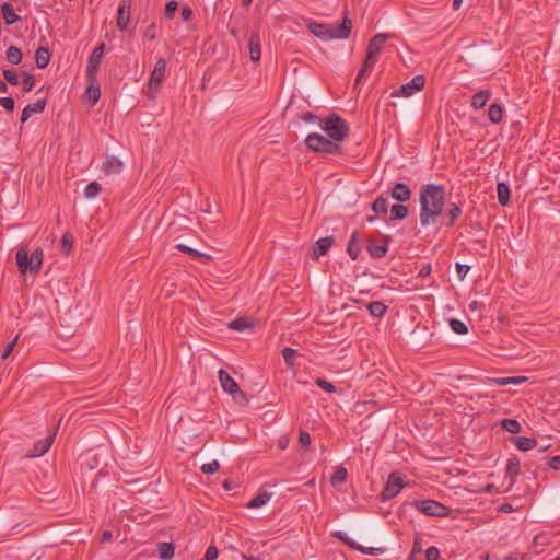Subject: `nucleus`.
Masks as SVG:
<instances>
[{
  "label": "nucleus",
  "mask_w": 560,
  "mask_h": 560,
  "mask_svg": "<svg viewBox=\"0 0 560 560\" xmlns=\"http://www.w3.org/2000/svg\"><path fill=\"white\" fill-rule=\"evenodd\" d=\"M334 537H336L337 539L342 541L348 547H350V548H352L354 550H358V551H360L361 553H364V555H381V553L384 552V548L364 547V546L355 542L354 540L349 538L348 535L346 533H343V532H336V533H334Z\"/></svg>",
  "instance_id": "nucleus-10"
},
{
  "label": "nucleus",
  "mask_w": 560,
  "mask_h": 560,
  "mask_svg": "<svg viewBox=\"0 0 560 560\" xmlns=\"http://www.w3.org/2000/svg\"><path fill=\"white\" fill-rule=\"evenodd\" d=\"M372 210L378 214H387L388 199L384 196H378L372 203Z\"/></svg>",
  "instance_id": "nucleus-36"
},
{
  "label": "nucleus",
  "mask_w": 560,
  "mask_h": 560,
  "mask_svg": "<svg viewBox=\"0 0 560 560\" xmlns=\"http://www.w3.org/2000/svg\"><path fill=\"white\" fill-rule=\"evenodd\" d=\"M105 45L104 43H101L98 46H96L93 51L91 52L89 60H88V67H86V75L91 80H95L98 67L101 65L103 52H104Z\"/></svg>",
  "instance_id": "nucleus-12"
},
{
  "label": "nucleus",
  "mask_w": 560,
  "mask_h": 560,
  "mask_svg": "<svg viewBox=\"0 0 560 560\" xmlns=\"http://www.w3.org/2000/svg\"><path fill=\"white\" fill-rule=\"evenodd\" d=\"M334 244L332 236H326L319 238L313 247V256L317 259L325 255Z\"/></svg>",
  "instance_id": "nucleus-20"
},
{
  "label": "nucleus",
  "mask_w": 560,
  "mask_h": 560,
  "mask_svg": "<svg viewBox=\"0 0 560 560\" xmlns=\"http://www.w3.org/2000/svg\"><path fill=\"white\" fill-rule=\"evenodd\" d=\"M175 247L179 252L189 255L194 259H198V260H211L212 259L211 255L201 253V252H199L192 247H189L185 244H182V243L177 244Z\"/></svg>",
  "instance_id": "nucleus-23"
},
{
  "label": "nucleus",
  "mask_w": 560,
  "mask_h": 560,
  "mask_svg": "<svg viewBox=\"0 0 560 560\" xmlns=\"http://www.w3.org/2000/svg\"><path fill=\"white\" fill-rule=\"evenodd\" d=\"M548 465L555 470H560V455L551 457L548 462Z\"/></svg>",
  "instance_id": "nucleus-64"
},
{
  "label": "nucleus",
  "mask_w": 560,
  "mask_h": 560,
  "mask_svg": "<svg viewBox=\"0 0 560 560\" xmlns=\"http://www.w3.org/2000/svg\"><path fill=\"white\" fill-rule=\"evenodd\" d=\"M409 210L408 207L399 203L394 205L390 208V219L392 220H404L408 217Z\"/></svg>",
  "instance_id": "nucleus-37"
},
{
  "label": "nucleus",
  "mask_w": 560,
  "mask_h": 560,
  "mask_svg": "<svg viewBox=\"0 0 560 560\" xmlns=\"http://www.w3.org/2000/svg\"><path fill=\"white\" fill-rule=\"evenodd\" d=\"M456 270H457L458 278L460 280H464V278L466 277L467 272L470 270V266L466 265V264L457 262L456 264Z\"/></svg>",
  "instance_id": "nucleus-58"
},
{
  "label": "nucleus",
  "mask_w": 560,
  "mask_h": 560,
  "mask_svg": "<svg viewBox=\"0 0 560 560\" xmlns=\"http://www.w3.org/2000/svg\"><path fill=\"white\" fill-rule=\"evenodd\" d=\"M45 107H46L45 98L38 100L33 104L26 105L24 107V109L22 110L21 121L23 124L26 122L32 115L42 113L45 109Z\"/></svg>",
  "instance_id": "nucleus-16"
},
{
  "label": "nucleus",
  "mask_w": 560,
  "mask_h": 560,
  "mask_svg": "<svg viewBox=\"0 0 560 560\" xmlns=\"http://www.w3.org/2000/svg\"><path fill=\"white\" fill-rule=\"evenodd\" d=\"M514 445L520 451H529L536 447L537 441L534 438L515 436L513 438Z\"/></svg>",
  "instance_id": "nucleus-28"
},
{
  "label": "nucleus",
  "mask_w": 560,
  "mask_h": 560,
  "mask_svg": "<svg viewBox=\"0 0 560 560\" xmlns=\"http://www.w3.org/2000/svg\"><path fill=\"white\" fill-rule=\"evenodd\" d=\"M219 381L221 387L228 394L235 392L240 387L234 378L223 369L219 371Z\"/></svg>",
  "instance_id": "nucleus-19"
},
{
  "label": "nucleus",
  "mask_w": 560,
  "mask_h": 560,
  "mask_svg": "<svg viewBox=\"0 0 560 560\" xmlns=\"http://www.w3.org/2000/svg\"><path fill=\"white\" fill-rule=\"evenodd\" d=\"M1 14L8 25H12L21 20L9 2H4L1 5Z\"/></svg>",
  "instance_id": "nucleus-26"
},
{
  "label": "nucleus",
  "mask_w": 560,
  "mask_h": 560,
  "mask_svg": "<svg viewBox=\"0 0 560 560\" xmlns=\"http://www.w3.org/2000/svg\"><path fill=\"white\" fill-rule=\"evenodd\" d=\"M548 545V540L545 535L538 534L534 537L532 546L536 553H540L545 550V547Z\"/></svg>",
  "instance_id": "nucleus-43"
},
{
  "label": "nucleus",
  "mask_w": 560,
  "mask_h": 560,
  "mask_svg": "<svg viewBox=\"0 0 560 560\" xmlns=\"http://www.w3.org/2000/svg\"><path fill=\"white\" fill-rule=\"evenodd\" d=\"M527 378L525 376H509V377H497L492 378L491 382H493L497 385L500 386H506V385H517L523 382H525Z\"/></svg>",
  "instance_id": "nucleus-35"
},
{
  "label": "nucleus",
  "mask_w": 560,
  "mask_h": 560,
  "mask_svg": "<svg viewBox=\"0 0 560 560\" xmlns=\"http://www.w3.org/2000/svg\"><path fill=\"white\" fill-rule=\"evenodd\" d=\"M60 243H61V250H62V253L68 255L71 252V249H72V244H73L72 235L69 232H66L61 236Z\"/></svg>",
  "instance_id": "nucleus-45"
},
{
  "label": "nucleus",
  "mask_w": 560,
  "mask_h": 560,
  "mask_svg": "<svg viewBox=\"0 0 560 560\" xmlns=\"http://www.w3.org/2000/svg\"><path fill=\"white\" fill-rule=\"evenodd\" d=\"M334 537H336L337 539L342 541L348 547H350V548H352L354 550H358V551H360L361 553H364V555H381V553L384 552V548L364 547V546L355 542L354 540L349 538L348 535L346 533H343V532H336V533H334Z\"/></svg>",
  "instance_id": "nucleus-11"
},
{
  "label": "nucleus",
  "mask_w": 560,
  "mask_h": 560,
  "mask_svg": "<svg viewBox=\"0 0 560 560\" xmlns=\"http://www.w3.org/2000/svg\"><path fill=\"white\" fill-rule=\"evenodd\" d=\"M347 476H348L347 469L342 466H339L336 468L335 472L330 477V483L332 486L340 485L346 481Z\"/></svg>",
  "instance_id": "nucleus-41"
},
{
  "label": "nucleus",
  "mask_w": 560,
  "mask_h": 560,
  "mask_svg": "<svg viewBox=\"0 0 560 560\" xmlns=\"http://www.w3.org/2000/svg\"><path fill=\"white\" fill-rule=\"evenodd\" d=\"M308 31L316 37L328 39H346L350 36L352 28V21L345 16L342 23L336 27L327 24L312 22L307 25Z\"/></svg>",
  "instance_id": "nucleus-2"
},
{
  "label": "nucleus",
  "mask_w": 560,
  "mask_h": 560,
  "mask_svg": "<svg viewBox=\"0 0 560 560\" xmlns=\"http://www.w3.org/2000/svg\"><path fill=\"white\" fill-rule=\"evenodd\" d=\"M390 37H393L392 34L378 33L370 39L365 57L366 66H375L384 43Z\"/></svg>",
  "instance_id": "nucleus-7"
},
{
  "label": "nucleus",
  "mask_w": 560,
  "mask_h": 560,
  "mask_svg": "<svg viewBox=\"0 0 560 560\" xmlns=\"http://www.w3.org/2000/svg\"><path fill=\"white\" fill-rule=\"evenodd\" d=\"M498 200L501 206H506L510 202V187L501 182L497 185Z\"/></svg>",
  "instance_id": "nucleus-31"
},
{
  "label": "nucleus",
  "mask_w": 560,
  "mask_h": 560,
  "mask_svg": "<svg viewBox=\"0 0 560 560\" xmlns=\"http://www.w3.org/2000/svg\"><path fill=\"white\" fill-rule=\"evenodd\" d=\"M178 8V3L174 0L168 1L165 5V16L167 19H172L174 16L175 11Z\"/></svg>",
  "instance_id": "nucleus-55"
},
{
  "label": "nucleus",
  "mask_w": 560,
  "mask_h": 560,
  "mask_svg": "<svg viewBox=\"0 0 560 560\" xmlns=\"http://www.w3.org/2000/svg\"><path fill=\"white\" fill-rule=\"evenodd\" d=\"M165 72H166V60L163 58H160L156 61L153 71L151 72L150 80L148 83V86L151 91L152 90L156 91L160 88L161 83L164 80Z\"/></svg>",
  "instance_id": "nucleus-13"
},
{
  "label": "nucleus",
  "mask_w": 560,
  "mask_h": 560,
  "mask_svg": "<svg viewBox=\"0 0 560 560\" xmlns=\"http://www.w3.org/2000/svg\"><path fill=\"white\" fill-rule=\"evenodd\" d=\"M320 129L334 141L346 140L350 132L348 122L338 114H331L319 121Z\"/></svg>",
  "instance_id": "nucleus-3"
},
{
  "label": "nucleus",
  "mask_w": 560,
  "mask_h": 560,
  "mask_svg": "<svg viewBox=\"0 0 560 560\" xmlns=\"http://www.w3.org/2000/svg\"><path fill=\"white\" fill-rule=\"evenodd\" d=\"M233 400L240 405H246L248 399L246 394L238 387L235 392L230 394Z\"/></svg>",
  "instance_id": "nucleus-52"
},
{
  "label": "nucleus",
  "mask_w": 560,
  "mask_h": 560,
  "mask_svg": "<svg viewBox=\"0 0 560 560\" xmlns=\"http://www.w3.org/2000/svg\"><path fill=\"white\" fill-rule=\"evenodd\" d=\"M0 105L8 112H13L15 107V103L12 97H0Z\"/></svg>",
  "instance_id": "nucleus-56"
},
{
  "label": "nucleus",
  "mask_w": 560,
  "mask_h": 560,
  "mask_svg": "<svg viewBox=\"0 0 560 560\" xmlns=\"http://www.w3.org/2000/svg\"><path fill=\"white\" fill-rule=\"evenodd\" d=\"M52 442H54V435H49L44 440L37 441L34 444V447L31 451V454H28L27 456L28 457H38V456L44 455L45 453L48 452Z\"/></svg>",
  "instance_id": "nucleus-21"
},
{
  "label": "nucleus",
  "mask_w": 560,
  "mask_h": 560,
  "mask_svg": "<svg viewBox=\"0 0 560 560\" xmlns=\"http://www.w3.org/2000/svg\"><path fill=\"white\" fill-rule=\"evenodd\" d=\"M503 117V108L501 105L493 103L488 109V118L492 124L501 122Z\"/></svg>",
  "instance_id": "nucleus-33"
},
{
  "label": "nucleus",
  "mask_w": 560,
  "mask_h": 560,
  "mask_svg": "<svg viewBox=\"0 0 560 560\" xmlns=\"http://www.w3.org/2000/svg\"><path fill=\"white\" fill-rule=\"evenodd\" d=\"M368 252L373 258H383L386 253L388 252V245L386 244H369L368 245Z\"/></svg>",
  "instance_id": "nucleus-38"
},
{
  "label": "nucleus",
  "mask_w": 560,
  "mask_h": 560,
  "mask_svg": "<svg viewBox=\"0 0 560 560\" xmlns=\"http://www.w3.org/2000/svg\"><path fill=\"white\" fill-rule=\"evenodd\" d=\"M374 66H366V60L364 59V62L362 65V68L360 69L357 79H355V86L361 84V82L368 77V74L371 72Z\"/></svg>",
  "instance_id": "nucleus-51"
},
{
  "label": "nucleus",
  "mask_w": 560,
  "mask_h": 560,
  "mask_svg": "<svg viewBox=\"0 0 560 560\" xmlns=\"http://www.w3.org/2000/svg\"><path fill=\"white\" fill-rule=\"evenodd\" d=\"M392 197L398 202L402 203L410 199L411 190L408 185L404 183H396L392 188Z\"/></svg>",
  "instance_id": "nucleus-17"
},
{
  "label": "nucleus",
  "mask_w": 560,
  "mask_h": 560,
  "mask_svg": "<svg viewBox=\"0 0 560 560\" xmlns=\"http://www.w3.org/2000/svg\"><path fill=\"white\" fill-rule=\"evenodd\" d=\"M158 553L162 560L171 559L174 556V546L172 542H160Z\"/></svg>",
  "instance_id": "nucleus-39"
},
{
  "label": "nucleus",
  "mask_w": 560,
  "mask_h": 560,
  "mask_svg": "<svg viewBox=\"0 0 560 560\" xmlns=\"http://www.w3.org/2000/svg\"><path fill=\"white\" fill-rule=\"evenodd\" d=\"M144 37L149 40H154L156 38V25L154 23L150 24L144 31Z\"/></svg>",
  "instance_id": "nucleus-60"
},
{
  "label": "nucleus",
  "mask_w": 560,
  "mask_h": 560,
  "mask_svg": "<svg viewBox=\"0 0 560 560\" xmlns=\"http://www.w3.org/2000/svg\"><path fill=\"white\" fill-rule=\"evenodd\" d=\"M86 95L91 101V104L94 105L101 97V89L98 85H90L86 90Z\"/></svg>",
  "instance_id": "nucleus-48"
},
{
  "label": "nucleus",
  "mask_w": 560,
  "mask_h": 560,
  "mask_svg": "<svg viewBox=\"0 0 560 560\" xmlns=\"http://www.w3.org/2000/svg\"><path fill=\"white\" fill-rule=\"evenodd\" d=\"M305 145L308 150L314 152H322L327 154H340L341 147L331 140L328 136L325 137L317 132L308 133L305 138Z\"/></svg>",
  "instance_id": "nucleus-5"
},
{
  "label": "nucleus",
  "mask_w": 560,
  "mask_h": 560,
  "mask_svg": "<svg viewBox=\"0 0 560 560\" xmlns=\"http://www.w3.org/2000/svg\"><path fill=\"white\" fill-rule=\"evenodd\" d=\"M445 187L438 184L422 185L419 195L420 223L422 226L434 224L443 212Z\"/></svg>",
  "instance_id": "nucleus-1"
},
{
  "label": "nucleus",
  "mask_w": 560,
  "mask_h": 560,
  "mask_svg": "<svg viewBox=\"0 0 560 560\" xmlns=\"http://www.w3.org/2000/svg\"><path fill=\"white\" fill-rule=\"evenodd\" d=\"M406 486L407 482L404 481V478L399 472L394 471L389 474L386 485L381 492V499L383 501H387L395 498Z\"/></svg>",
  "instance_id": "nucleus-6"
},
{
  "label": "nucleus",
  "mask_w": 560,
  "mask_h": 560,
  "mask_svg": "<svg viewBox=\"0 0 560 560\" xmlns=\"http://www.w3.org/2000/svg\"><path fill=\"white\" fill-rule=\"evenodd\" d=\"M18 338L19 337L16 336L12 341H10L7 345V347L4 348V350L2 351V354H1L2 360H5L11 354V352L13 351V349L16 345Z\"/></svg>",
  "instance_id": "nucleus-59"
},
{
  "label": "nucleus",
  "mask_w": 560,
  "mask_h": 560,
  "mask_svg": "<svg viewBox=\"0 0 560 560\" xmlns=\"http://www.w3.org/2000/svg\"><path fill=\"white\" fill-rule=\"evenodd\" d=\"M5 59L11 65H19L22 62L23 54L16 46L11 45L5 51Z\"/></svg>",
  "instance_id": "nucleus-29"
},
{
  "label": "nucleus",
  "mask_w": 560,
  "mask_h": 560,
  "mask_svg": "<svg viewBox=\"0 0 560 560\" xmlns=\"http://www.w3.org/2000/svg\"><path fill=\"white\" fill-rule=\"evenodd\" d=\"M521 472L520 459L514 456L508 460L506 464V477L510 478V486L512 487L515 482L516 477Z\"/></svg>",
  "instance_id": "nucleus-22"
},
{
  "label": "nucleus",
  "mask_w": 560,
  "mask_h": 560,
  "mask_svg": "<svg viewBox=\"0 0 560 560\" xmlns=\"http://www.w3.org/2000/svg\"><path fill=\"white\" fill-rule=\"evenodd\" d=\"M462 214V207L457 203H451L450 209L445 213L448 221L445 223L446 226H453L455 221L460 217Z\"/></svg>",
  "instance_id": "nucleus-34"
},
{
  "label": "nucleus",
  "mask_w": 560,
  "mask_h": 560,
  "mask_svg": "<svg viewBox=\"0 0 560 560\" xmlns=\"http://www.w3.org/2000/svg\"><path fill=\"white\" fill-rule=\"evenodd\" d=\"M271 494L266 491L258 492L248 503L247 506L249 509H258L267 504L270 500Z\"/></svg>",
  "instance_id": "nucleus-30"
},
{
  "label": "nucleus",
  "mask_w": 560,
  "mask_h": 560,
  "mask_svg": "<svg viewBox=\"0 0 560 560\" xmlns=\"http://www.w3.org/2000/svg\"><path fill=\"white\" fill-rule=\"evenodd\" d=\"M218 549L214 546H209L206 550L205 559L206 560H217L218 558Z\"/></svg>",
  "instance_id": "nucleus-61"
},
{
  "label": "nucleus",
  "mask_w": 560,
  "mask_h": 560,
  "mask_svg": "<svg viewBox=\"0 0 560 560\" xmlns=\"http://www.w3.org/2000/svg\"><path fill=\"white\" fill-rule=\"evenodd\" d=\"M302 120H304L305 122H315V121H320V118L318 116H316L315 114L311 113V112H306L304 113L302 116H301Z\"/></svg>",
  "instance_id": "nucleus-63"
},
{
  "label": "nucleus",
  "mask_w": 560,
  "mask_h": 560,
  "mask_svg": "<svg viewBox=\"0 0 560 560\" xmlns=\"http://www.w3.org/2000/svg\"><path fill=\"white\" fill-rule=\"evenodd\" d=\"M131 3V0H121L118 5L117 27L119 31H125L130 22Z\"/></svg>",
  "instance_id": "nucleus-14"
},
{
  "label": "nucleus",
  "mask_w": 560,
  "mask_h": 560,
  "mask_svg": "<svg viewBox=\"0 0 560 560\" xmlns=\"http://www.w3.org/2000/svg\"><path fill=\"white\" fill-rule=\"evenodd\" d=\"M249 46V57L250 60L256 62L260 60L261 55V44H260V37L258 33H253L248 40Z\"/></svg>",
  "instance_id": "nucleus-18"
},
{
  "label": "nucleus",
  "mask_w": 560,
  "mask_h": 560,
  "mask_svg": "<svg viewBox=\"0 0 560 560\" xmlns=\"http://www.w3.org/2000/svg\"><path fill=\"white\" fill-rule=\"evenodd\" d=\"M491 97V92L489 90H481L474 94L471 98V106L475 109H481L485 107L489 98Z\"/></svg>",
  "instance_id": "nucleus-27"
},
{
  "label": "nucleus",
  "mask_w": 560,
  "mask_h": 560,
  "mask_svg": "<svg viewBox=\"0 0 560 560\" xmlns=\"http://www.w3.org/2000/svg\"><path fill=\"white\" fill-rule=\"evenodd\" d=\"M347 252L352 259H357L361 253L359 233L354 231L348 242Z\"/></svg>",
  "instance_id": "nucleus-25"
},
{
  "label": "nucleus",
  "mask_w": 560,
  "mask_h": 560,
  "mask_svg": "<svg viewBox=\"0 0 560 560\" xmlns=\"http://www.w3.org/2000/svg\"><path fill=\"white\" fill-rule=\"evenodd\" d=\"M450 327L452 328V330L454 332L459 334V335H464V334L468 332L467 325L464 322L456 319V318H453L450 320Z\"/></svg>",
  "instance_id": "nucleus-44"
},
{
  "label": "nucleus",
  "mask_w": 560,
  "mask_h": 560,
  "mask_svg": "<svg viewBox=\"0 0 560 560\" xmlns=\"http://www.w3.org/2000/svg\"><path fill=\"white\" fill-rule=\"evenodd\" d=\"M425 78L424 75H416L411 79L410 82L402 84L399 90L392 93L393 97H409L413 95L416 92L421 91L424 88Z\"/></svg>",
  "instance_id": "nucleus-9"
},
{
  "label": "nucleus",
  "mask_w": 560,
  "mask_h": 560,
  "mask_svg": "<svg viewBox=\"0 0 560 560\" xmlns=\"http://www.w3.org/2000/svg\"><path fill=\"white\" fill-rule=\"evenodd\" d=\"M102 188L97 182H91L84 189V196L86 198H94L101 192Z\"/></svg>",
  "instance_id": "nucleus-46"
},
{
  "label": "nucleus",
  "mask_w": 560,
  "mask_h": 560,
  "mask_svg": "<svg viewBox=\"0 0 560 560\" xmlns=\"http://www.w3.org/2000/svg\"><path fill=\"white\" fill-rule=\"evenodd\" d=\"M440 558V550L439 548L432 546L429 547L425 551V559L427 560H439Z\"/></svg>",
  "instance_id": "nucleus-57"
},
{
  "label": "nucleus",
  "mask_w": 560,
  "mask_h": 560,
  "mask_svg": "<svg viewBox=\"0 0 560 560\" xmlns=\"http://www.w3.org/2000/svg\"><path fill=\"white\" fill-rule=\"evenodd\" d=\"M412 505L429 516H445L447 508L435 500H416Z\"/></svg>",
  "instance_id": "nucleus-8"
},
{
  "label": "nucleus",
  "mask_w": 560,
  "mask_h": 560,
  "mask_svg": "<svg viewBox=\"0 0 560 560\" xmlns=\"http://www.w3.org/2000/svg\"><path fill=\"white\" fill-rule=\"evenodd\" d=\"M50 51L46 47H38L35 51V62L38 69H45L50 61Z\"/></svg>",
  "instance_id": "nucleus-24"
},
{
  "label": "nucleus",
  "mask_w": 560,
  "mask_h": 560,
  "mask_svg": "<svg viewBox=\"0 0 560 560\" xmlns=\"http://www.w3.org/2000/svg\"><path fill=\"white\" fill-rule=\"evenodd\" d=\"M315 384L329 394H334L337 392V387L332 383H330L324 378H319V377L316 378Z\"/></svg>",
  "instance_id": "nucleus-50"
},
{
  "label": "nucleus",
  "mask_w": 560,
  "mask_h": 560,
  "mask_svg": "<svg viewBox=\"0 0 560 560\" xmlns=\"http://www.w3.org/2000/svg\"><path fill=\"white\" fill-rule=\"evenodd\" d=\"M296 353L295 349L285 347L282 349V357L289 366H293V357Z\"/></svg>",
  "instance_id": "nucleus-54"
},
{
  "label": "nucleus",
  "mask_w": 560,
  "mask_h": 560,
  "mask_svg": "<svg viewBox=\"0 0 560 560\" xmlns=\"http://www.w3.org/2000/svg\"><path fill=\"white\" fill-rule=\"evenodd\" d=\"M15 259L22 275L26 272L37 275L43 266L44 252L38 247L30 255L25 247H21L16 252Z\"/></svg>",
  "instance_id": "nucleus-4"
},
{
  "label": "nucleus",
  "mask_w": 560,
  "mask_h": 560,
  "mask_svg": "<svg viewBox=\"0 0 560 560\" xmlns=\"http://www.w3.org/2000/svg\"><path fill=\"white\" fill-rule=\"evenodd\" d=\"M370 314L374 317H383L387 311V306L381 301H374L368 304Z\"/></svg>",
  "instance_id": "nucleus-32"
},
{
  "label": "nucleus",
  "mask_w": 560,
  "mask_h": 560,
  "mask_svg": "<svg viewBox=\"0 0 560 560\" xmlns=\"http://www.w3.org/2000/svg\"><path fill=\"white\" fill-rule=\"evenodd\" d=\"M22 79H23V92H25V93L31 92L35 84L34 75L28 72H23Z\"/></svg>",
  "instance_id": "nucleus-47"
},
{
  "label": "nucleus",
  "mask_w": 560,
  "mask_h": 560,
  "mask_svg": "<svg viewBox=\"0 0 560 560\" xmlns=\"http://www.w3.org/2000/svg\"><path fill=\"white\" fill-rule=\"evenodd\" d=\"M122 170V162L114 156V155H107L106 156V161L103 163L102 165V171L106 174V175H115V174H119Z\"/></svg>",
  "instance_id": "nucleus-15"
},
{
  "label": "nucleus",
  "mask_w": 560,
  "mask_h": 560,
  "mask_svg": "<svg viewBox=\"0 0 560 560\" xmlns=\"http://www.w3.org/2000/svg\"><path fill=\"white\" fill-rule=\"evenodd\" d=\"M501 427L510 433H518L522 430L521 423L516 419H503Z\"/></svg>",
  "instance_id": "nucleus-42"
},
{
  "label": "nucleus",
  "mask_w": 560,
  "mask_h": 560,
  "mask_svg": "<svg viewBox=\"0 0 560 560\" xmlns=\"http://www.w3.org/2000/svg\"><path fill=\"white\" fill-rule=\"evenodd\" d=\"M252 326H253L252 323L247 318H244V317H238L234 320H231L228 324V327L230 329L236 330V331H243L246 328H250Z\"/></svg>",
  "instance_id": "nucleus-40"
},
{
  "label": "nucleus",
  "mask_w": 560,
  "mask_h": 560,
  "mask_svg": "<svg viewBox=\"0 0 560 560\" xmlns=\"http://www.w3.org/2000/svg\"><path fill=\"white\" fill-rule=\"evenodd\" d=\"M202 474L212 475L215 474L220 469V463L218 460H212L210 463H206L200 467Z\"/></svg>",
  "instance_id": "nucleus-49"
},
{
  "label": "nucleus",
  "mask_w": 560,
  "mask_h": 560,
  "mask_svg": "<svg viewBox=\"0 0 560 560\" xmlns=\"http://www.w3.org/2000/svg\"><path fill=\"white\" fill-rule=\"evenodd\" d=\"M299 442L303 447L310 446L311 435L306 431H301L299 435Z\"/></svg>",
  "instance_id": "nucleus-62"
},
{
  "label": "nucleus",
  "mask_w": 560,
  "mask_h": 560,
  "mask_svg": "<svg viewBox=\"0 0 560 560\" xmlns=\"http://www.w3.org/2000/svg\"><path fill=\"white\" fill-rule=\"evenodd\" d=\"M3 77L8 83L11 85L19 84V77L14 70L5 69L3 70Z\"/></svg>",
  "instance_id": "nucleus-53"
}]
</instances>
